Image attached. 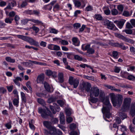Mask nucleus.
<instances>
[{"label": "nucleus", "mask_w": 135, "mask_h": 135, "mask_svg": "<svg viewBox=\"0 0 135 135\" xmlns=\"http://www.w3.org/2000/svg\"><path fill=\"white\" fill-rule=\"evenodd\" d=\"M126 27L128 28H132L133 27L132 26L129 22H128L126 25Z\"/></svg>", "instance_id": "62"}, {"label": "nucleus", "mask_w": 135, "mask_h": 135, "mask_svg": "<svg viewBox=\"0 0 135 135\" xmlns=\"http://www.w3.org/2000/svg\"><path fill=\"white\" fill-rule=\"evenodd\" d=\"M122 15L125 16L127 17L129 16V13L128 11H124L123 12Z\"/></svg>", "instance_id": "55"}, {"label": "nucleus", "mask_w": 135, "mask_h": 135, "mask_svg": "<svg viewBox=\"0 0 135 135\" xmlns=\"http://www.w3.org/2000/svg\"><path fill=\"white\" fill-rule=\"evenodd\" d=\"M84 77L85 78L92 80H94V78L93 76H88L84 75Z\"/></svg>", "instance_id": "40"}, {"label": "nucleus", "mask_w": 135, "mask_h": 135, "mask_svg": "<svg viewBox=\"0 0 135 135\" xmlns=\"http://www.w3.org/2000/svg\"><path fill=\"white\" fill-rule=\"evenodd\" d=\"M50 33H53L55 34H56L57 33L58 31L55 28H50Z\"/></svg>", "instance_id": "33"}, {"label": "nucleus", "mask_w": 135, "mask_h": 135, "mask_svg": "<svg viewBox=\"0 0 135 135\" xmlns=\"http://www.w3.org/2000/svg\"><path fill=\"white\" fill-rule=\"evenodd\" d=\"M44 74L39 75L36 79L37 83H41L43 84L44 79Z\"/></svg>", "instance_id": "15"}, {"label": "nucleus", "mask_w": 135, "mask_h": 135, "mask_svg": "<svg viewBox=\"0 0 135 135\" xmlns=\"http://www.w3.org/2000/svg\"><path fill=\"white\" fill-rule=\"evenodd\" d=\"M2 45H6L7 47L12 48H15V46L10 44H2Z\"/></svg>", "instance_id": "53"}, {"label": "nucleus", "mask_w": 135, "mask_h": 135, "mask_svg": "<svg viewBox=\"0 0 135 135\" xmlns=\"http://www.w3.org/2000/svg\"><path fill=\"white\" fill-rule=\"evenodd\" d=\"M135 128V124H131L129 126V129L130 130V131L134 133V129Z\"/></svg>", "instance_id": "32"}, {"label": "nucleus", "mask_w": 135, "mask_h": 135, "mask_svg": "<svg viewBox=\"0 0 135 135\" xmlns=\"http://www.w3.org/2000/svg\"><path fill=\"white\" fill-rule=\"evenodd\" d=\"M57 102L58 104H59L61 107H62L64 104V102L62 100H58L57 101Z\"/></svg>", "instance_id": "47"}, {"label": "nucleus", "mask_w": 135, "mask_h": 135, "mask_svg": "<svg viewBox=\"0 0 135 135\" xmlns=\"http://www.w3.org/2000/svg\"><path fill=\"white\" fill-rule=\"evenodd\" d=\"M74 59L75 60H77L78 61H82V58L81 57L79 56L78 55H74Z\"/></svg>", "instance_id": "41"}, {"label": "nucleus", "mask_w": 135, "mask_h": 135, "mask_svg": "<svg viewBox=\"0 0 135 135\" xmlns=\"http://www.w3.org/2000/svg\"><path fill=\"white\" fill-rule=\"evenodd\" d=\"M104 22L105 25H107V28L108 29L114 30H117V29L116 28L113 23L109 20H105L104 21Z\"/></svg>", "instance_id": "8"}, {"label": "nucleus", "mask_w": 135, "mask_h": 135, "mask_svg": "<svg viewBox=\"0 0 135 135\" xmlns=\"http://www.w3.org/2000/svg\"><path fill=\"white\" fill-rule=\"evenodd\" d=\"M16 13L15 12L12 11L10 12L8 14L9 17L11 18L12 17L13 18V17L15 16Z\"/></svg>", "instance_id": "45"}, {"label": "nucleus", "mask_w": 135, "mask_h": 135, "mask_svg": "<svg viewBox=\"0 0 135 135\" xmlns=\"http://www.w3.org/2000/svg\"><path fill=\"white\" fill-rule=\"evenodd\" d=\"M37 100L38 103L41 104H44L45 103L44 100L41 98H38Z\"/></svg>", "instance_id": "46"}, {"label": "nucleus", "mask_w": 135, "mask_h": 135, "mask_svg": "<svg viewBox=\"0 0 135 135\" xmlns=\"http://www.w3.org/2000/svg\"><path fill=\"white\" fill-rule=\"evenodd\" d=\"M93 9L92 7L91 6H88L86 7L85 10L86 11H91Z\"/></svg>", "instance_id": "59"}, {"label": "nucleus", "mask_w": 135, "mask_h": 135, "mask_svg": "<svg viewBox=\"0 0 135 135\" xmlns=\"http://www.w3.org/2000/svg\"><path fill=\"white\" fill-rule=\"evenodd\" d=\"M53 105H50V108L53 113L55 114L57 112H59L60 110V109L59 107L56 103H54Z\"/></svg>", "instance_id": "10"}, {"label": "nucleus", "mask_w": 135, "mask_h": 135, "mask_svg": "<svg viewBox=\"0 0 135 135\" xmlns=\"http://www.w3.org/2000/svg\"><path fill=\"white\" fill-rule=\"evenodd\" d=\"M90 97V98L89 100L92 103H95L98 101V98L94 97L93 96Z\"/></svg>", "instance_id": "22"}, {"label": "nucleus", "mask_w": 135, "mask_h": 135, "mask_svg": "<svg viewBox=\"0 0 135 135\" xmlns=\"http://www.w3.org/2000/svg\"><path fill=\"white\" fill-rule=\"evenodd\" d=\"M99 95V99L104 104L102 111L104 114V119L106 121L110 122L111 120L109 119L111 116L110 110L112 109V106L110 103L108 98L105 97V94L103 91L100 90Z\"/></svg>", "instance_id": "1"}, {"label": "nucleus", "mask_w": 135, "mask_h": 135, "mask_svg": "<svg viewBox=\"0 0 135 135\" xmlns=\"http://www.w3.org/2000/svg\"><path fill=\"white\" fill-rule=\"evenodd\" d=\"M43 84L45 89L48 91L50 92V87L49 84L46 81H45Z\"/></svg>", "instance_id": "21"}, {"label": "nucleus", "mask_w": 135, "mask_h": 135, "mask_svg": "<svg viewBox=\"0 0 135 135\" xmlns=\"http://www.w3.org/2000/svg\"><path fill=\"white\" fill-rule=\"evenodd\" d=\"M57 98L56 97H53L50 98L48 100L47 102L49 103H51L55 101Z\"/></svg>", "instance_id": "30"}, {"label": "nucleus", "mask_w": 135, "mask_h": 135, "mask_svg": "<svg viewBox=\"0 0 135 135\" xmlns=\"http://www.w3.org/2000/svg\"><path fill=\"white\" fill-rule=\"evenodd\" d=\"M6 24L3 22L0 21V28H4Z\"/></svg>", "instance_id": "63"}, {"label": "nucleus", "mask_w": 135, "mask_h": 135, "mask_svg": "<svg viewBox=\"0 0 135 135\" xmlns=\"http://www.w3.org/2000/svg\"><path fill=\"white\" fill-rule=\"evenodd\" d=\"M58 78L59 82L62 83L64 82V75L63 73H59L58 75Z\"/></svg>", "instance_id": "17"}, {"label": "nucleus", "mask_w": 135, "mask_h": 135, "mask_svg": "<svg viewBox=\"0 0 135 135\" xmlns=\"http://www.w3.org/2000/svg\"><path fill=\"white\" fill-rule=\"evenodd\" d=\"M124 31L126 33L129 34H132L133 32L132 30L130 29L126 30H124Z\"/></svg>", "instance_id": "54"}, {"label": "nucleus", "mask_w": 135, "mask_h": 135, "mask_svg": "<svg viewBox=\"0 0 135 135\" xmlns=\"http://www.w3.org/2000/svg\"><path fill=\"white\" fill-rule=\"evenodd\" d=\"M13 105L16 107L18 106L19 103L18 100L17 99H15L13 101Z\"/></svg>", "instance_id": "37"}, {"label": "nucleus", "mask_w": 135, "mask_h": 135, "mask_svg": "<svg viewBox=\"0 0 135 135\" xmlns=\"http://www.w3.org/2000/svg\"><path fill=\"white\" fill-rule=\"evenodd\" d=\"M25 41L28 42H35L33 39L31 37L27 36L26 37V40Z\"/></svg>", "instance_id": "38"}, {"label": "nucleus", "mask_w": 135, "mask_h": 135, "mask_svg": "<svg viewBox=\"0 0 135 135\" xmlns=\"http://www.w3.org/2000/svg\"><path fill=\"white\" fill-rule=\"evenodd\" d=\"M125 21V20H122L120 21H114V22L117 24L119 28L121 29L122 28Z\"/></svg>", "instance_id": "14"}, {"label": "nucleus", "mask_w": 135, "mask_h": 135, "mask_svg": "<svg viewBox=\"0 0 135 135\" xmlns=\"http://www.w3.org/2000/svg\"><path fill=\"white\" fill-rule=\"evenodd\" d=\"M76 127V124L74 123L71 124L70 126V128L71 130H74Z\"/></svg>", "instance_id": "57"}, {"label": "nucleus", "mask_w": 135, "mask_h": 135, "mask_svg": "<svg viewBox=\"0 0 135 135\" xmlns=\"http://www.w3.org/2000/svg\"><path fill=\"white\" fill-rule=\"evenodd\" d=\"M16 4V3L14 1H10L9 2L8 5L7 7L8 9H11L12 7H14Z\"/></svg>", "instance_id": "24"}, {"label": "nucleus", "mask_w": 135, "mask_h": 135, "mask_svg": "<svg viewBox=\"0 0 135 135\" xmlns=\"http://www.w3.org/2000/svg\"><path fill=\"white\" fill-rule=\"evenodd\" d=\"M30 29H32L36 33L38 32L39 30L38 28L34 26H33L32 27L30 28Z\"/></svg>", "instance_id": "44"}, {"label": "nucleus", "mask_w": 135, "mask_h": 135, "mask_svg": "<svg viewBox=\"0 0 135 135\" xmlns=\"http://www.w3.org/2000/svg\"><path fill=\"white\" fill-rule=\"evenodd\" d=\"M65 112L67 115L68 116H70L71 114V111L70 109H67L65 110Z\"/></svg>", "instance_id": "49"}, {"label": "nucleus", "mask_w": 135, "mask_h": 135, "mask_svg": "<svg viewBox=\"0 0 135 135\" xmlns=\"http://www.w3.org/2000/svg\"><path fill=\"white\" fill-rule=\"evenodd\" d=\"M87 52L89 54H93L95 52V50L93 49L90 48L88 49Z\"/></svg>", "instance_id": "35"}, {"label": "nucleus", "mask_w": 135, "mask_h": 135, "mask_svg": "<svg viewBox=\"0 0 135 135\" xmlns=\"http://www.w3.org/2000/svg\"><path fill=\"white\" fill-rule=\"evenodd\" d=\"M131 99L130 98H126L124 100L122 108L123 111H126L128 110L130 105Z\"/></svg>", "instance_id": "4"}, {"label": "nucleus", "mask_w": 135, "mask_h": 135, "mask_svg": "<svg viewBox=\"0 0 135 135\" xmlns=\"http://www.w3.org/2000/svg\"><path fill=\"white\" fill-rule=\"evenodd\" d=\"M31 21L37 24H42V22L38 20H35L33 19H26L25 20H23L21 21V22L22 24L25 25L27 23V22L29 21Z\"/></svg>", "instance_id": "9"}, {"label": "nucleus", "mask_w": 135, "mask_h": 135, "mask_svg": "<svg viewBox=\"0 0 135 135\" xmlns=\"http://www.w3.org/2000/svg\"><path fill=\"white\" fill-rule=\"evenodd\" d=\"M33 120L32 119L31 120V121L29 122V123L30 127L32 129H35V126L33 124Z\"/></svg>", "instance_id": "39"}, {"label": "nucleus", "mask_w": 135, "mask_h": 135, "mask_svg": "<svg viewBox=\"0 0 135 135\" xmlns=\"http://www.w3.org/2000/svg\"><path fill=\"white\" fill-rule=\"evenodd\" d=\"M11 122H9L6 123L5 125V126L8 129H9L11 127Z\"/></svg>", "instance_id": "60"}, {"label": "nucleus", "mask_w": 135, "mask_h": 135, "mask_svg": "<svg viewBox=\"0 0 135 135\" xmlns=\"http://www.w3.org/2000/svg\"><path fill=\"white\" fill-rule=\"evenodd\" d=\"M43 124L46 128H48L50 130V131H51L53 127L51 126L49 122L47 121H44L43 122Z\"/></svg>", "instance_id": "19"}, {"label": "nucleus", "mask_w": 135, "mask_h": 135, "mask_svg": "<svg viewBox=\"0 0 135 135\" xmlns=\"http://www.w3.org/2000/svg\"><path fill=\"white\" fill-rule=\"evenodd\" d=\"M17 36L18 38L21 39L25 41L26 40V38L27 37V36L20 35H17Z\"/></svg>", "instance_id": "48"}, {"label": "nucleus", "mask_w": 135, "mask_h": 135, "mask_svg": "<svg viewBox=\"0 0 135 135\" xmlns=\"http://www.w3.org/2000/svg\"><path fill=\"white\" fill-rule=\"evenodd\" d=\"M7 62L11 63H14L15 61V60L14 59H12L10 57H7L5 58Z\"/></svg>", "instance_id": "27"}, {"label": "nucleus", "mask_w": 135, "mask_h": 135, "mask_svg": "<svg viewBox=\"0 0 135 135\" xmlns=\"http://www.w3.org/2000/svg\"><path fill=\"white\" fill-rule=\"evenodd\" d=\"M38 112L39 113L41 114V116L43 118H47L49 116L52 118L51 121L54 123H56L58 121L57 118H53V115L48 109H46V110H45L39 108L38 109Z\"/></svg>", "instance_id": "3"}, {"label": "nucleus", "mask_w": 135, "mask_h": 135, "mask_svg": "<svg viewBox=\"0 0 135 135\" xmlns=\"http://www.w3.org/2000/svg\"><path fill=\"white\" fill-rule=\"evenodd\" d=\"M127 78L129 80H134L135 79V76L129 74Z\"/></svg>", "instance_id": "34"}, {"label": "nucleus", "mask_w": 135, "mask_h": 135, "mask_svg": "<svg viewBox=\"0 0 135 135\" xmlns=\"http://www.w3.org/2000/svg\"><path fill=\"white\" fill-rule=\"evenodd\" d=\"M67 54V57L69 59H72L73 55L72 53H65Z\"/></svg>", "instance_id": "56"}, {"label": "nucleus", "mask_w": 135, "mask_h": 135, "mask_svg": "<svg viewBox=\"0 0 135 135\" xmlns=\"http://www.w3.org/2000/svg\"><path fill=\"white\" fill-rule=\"evenodd\" d=\"M6 90L3 87L0 88V93H2L3 94L6 92Z\"/></svg>", "instance_id": "51"}, {"label": "nucleus", "mask_w": 135, "mask_h": 135, "mask_svg": "<svg viewBox=\"0 0 135 135\" xmlns=\"http://www.w3.org/2000/svg\"><path fill=\"white\" fill-rule=\"evenodd\" d=\"M99 89L97 87L93 86L91 88L90 91V96L98 97L99 94Z\"/></svg>", "instance_id": "6"}, {"label": "nucleus", "mask_w": 135, "mask_h": 135, "mask_svg": "<svg viewBox=\"0 0 135 135\" xmlns=\"http://www.w3.org/2000/svg\"><path fill=\"white\" fill-rule=\"evenodd\" d=\"M80 24L78 23H74L73 25L74 28L75 29H78L80 27Z\"/></svg>", "instance_id": "52"}, {"label": "nucleus", "mask_w": 135, "mask_h": 135, "mask_svg": "<svg viewBox=\"0 0 135 135\" xmlns=\"http://www.w3.org/2000/svg\"><path fill=\"white\" fill-rule=\"evenodd\" d=\"M60 49V48L59 46L56 45H54L53 49V50H59Z\"/></svg>", "instance_id": "64"}, {"label": "nucleus", "mask_w": 135, "mask_h": 135, "mask_svg": "<svg viewBox=\"0 0 135 135\" xmlns=\"http://www.w3.org/2000/svg\"><path fill=\"white\" fill-rule=\"evenodd\" d=\"M73 2L75 4V6L76 7H79L81 5V2L78 0H74Z\"/></svg>", "instance_id": "28"}, {"label": "nucleus", "mask_w": 135, "mask_h": 135, "mask_svg": "<svg viewBox=\"0 0 135 135\" xmlns=\"http://www.w3.org/2000/svg\"><path fill=\"white\" fill-rule=\"evenodd\" d=\"M50 134L53 135H62V132L59 129H57L53 127L52 129L50 131Z\"/></svg>", "instance_id": "11"}, {"label": "nucleus", "mask_w": 135, "mask_h": 135, "mask_svg": "<svg viewBox=\"0 0 135 135\" xmlns=\"http://www.w3.org/2000/svg\"><path fill=\"white\" fill-rule=\"evenodd\" d=\"M80 89L83 90H85L87 92L90 91L91 86L90 84L89 83L83 82L80 84Z\"/></svg>", "instance_id": "5"}, {"label": "nucleus", "mask_w": 135, "mask_h": 135, "mask_svg": "<svg viewBox=\"0 0 135 135\" xmlns=\"http://www.w3.org/2000/svg\"><path fill=\"white\" fill-rule=\"evenodd\" d=\"M54 41L59 42H68L66 41L62 40L61 38L56 37L53 38Z\"/></svg>", "instance_id": "31"}, {"label": "nucleus", "mask_w": 135, "mask_h": 135, "mask_svg": "<svg viewBox=\"0 0 135 135\" xmlns=\"http://www.w3.org/2000/svg\"><path fill=\"white\" fill-rule=\"evenodd\" d=\"M21 80L22 79L21 78L19 77H16L15 79L13 80V81L15 84L18 86H20V84L18 82L19 81H21Z\"/></svg>", "instance_id": "23"}, {"label": "nucleus", "mask_w": 135, "mask_h": 135, "mask_svg": "<svg viewBox=\"0 0 135 135\" xmlns=\"http://www.w3.org/2000/svg\"><path fill=\"white\" fill-rule=\"evenodd\" d=\"M112 55L114 58L115 59H118V53L117 51H113L112 52Z\"/></svg>", "instance_id": "36"}, {"label": "nucleus", "mask_w": 135, "mask_h": 135, "mask_svg": "<svg viewBox=\"0 0 135 135\" xmlns=\"http://www.w3.org/2000/svg\"><path fill=\"white\" fill-rule=\"evenodd\" d=\"M117 8L119 11L121 12H122L123 11V5H118L117 6Z\"/></svg>", "instance_id": "50"}, {"label": "nucleus", "mask_w": 135, "mask_h": 135, "mask_svg": "<svg viewBox=\"0 0 135 135\" xmlns=\"http://www.w3.org/2000/svg\"><path fill=\"white\" fill-rule=\"evenodd\" d=\"M129 73L126 72L122 71L120 73L121 76L123 78H126L128 76Z\"/></svg>", "instance_id": "29"}, {"label": "nucleus", "mask_w": 135, "mask_h": 135, "mask_svg": "<svg viewBox=\"0 0 135 135\" xmlns=\"http://www.w3.org/2000/svg\"><path fill=\"white\" fill-rule=\"evenodd\" d=\"M111 100L114 107L116 106L119 107L121 105L123 100V97L122 95L118 94L115 96L113 93L109 94Z\"/></svg>", "instance_id": "2"}, {"label": "nucleus", "mask_w": 135, "mask_h": 135, "mask_svg": "<svg viewBox=\"0 0 135 135\" xmlns=\"http://www.w3.org/2000/svg\"><path fill=\"white\" fill-rule=\"evenodd\" d=\"M21 94L22 102L25 103L26 102V100L25 94L22 92H21Z\"/></svg>", "instance_id": "26"}, {"label": "nucleus", "mask_w": 135, "mask_h": 135, "mask_svg": "<svg viewBox=\"0 0 135 135\" xmlns=\"http://www.w3.org/2000/svg\"><path fill=\"white\" fill-rule=\"evenodd\" d=\"M120 70V69L119 67L117 66L115 67V69H114V71L115 72L117 73H118L119 72Z\"/></svg>", "instance_id": "58"}, {"label": "nucleus", "mask_w": 135, "mask_h": 135, "mask_svg": "<svg viewBox=\"0 0 135 135\" xmlns=\"http://www.w3.org/2000/svg\"><path fill=\"white\" fill-rule=\"evenodd\" d=\"M114 34L116 37L122 39L124 41L127 42H132L133 41L132 40L125 37L124 36L118 33H115Z\"/></svg>", "instance_id": "12"}, {"label": "nucleus", "mask_w": 135, "mask_h": 135, "mask_svg": "<svg viewBox=\"0 0 135 135\" xmlns=\"http://www.w3.org/2000/svg\"><path fill=\"white\" fill-rule=\"evenodd\" d=\"M60 122L61 124H65L64 116L63 113H60Z\"/></svg>", "instance_id": "20"}, {"label": "nucleus", "mask_w": 135, "mask_h": 135, "mask_svg": "<svg viewBox=\"0 0 135 135\" xmlns=\"http://www.w3.org/2000/svg\"><path fill=\"white\" fill-rule=\"evenodd\" d=\"M13 20L14 18H10L9 17H8L6 18L5 19L4 21L6 23L11 24L12 22V21H13Z\"/></svg>", "instance_id": "25"}, {"label": "nucleus", "mask_w": 135, "mask_h": 135, "mask_svg": "<svg viewBox=\"0 0 135 135\" xmlns=\"http://www.w3.org/2000/svg\"><path fill=\"white\" fill-rule=\"evenodd\" d=\"M96 18L98 20H101L102 19L103 17L100 14L95 15Z\"/></svg>", "instance_id": "42"}, {"label": "nucleus", "mask_w": 135, "mask_h": 135, "mask_svg": "<svg viewBox=\"0 0 135 135\" xmlns=\"http://www.w3.org/2000/svg\"><path fill=\"white\" fill-rule=\"evenodd\" d=\"M109 45L114 47H118L121 48L123 50H126L127 48L123 45V44L120 43H108Z\"/></svg>", "instance_id": "13"}, {"label": "nucleus", "mask_w": 135, "mask_h": 135, "mask_svg": "<svg viewBox=\"0 0 135 135\" xmlns=\"http://www.w3.org/2000/svg\"><path fill=\"white\" fill-rule=\"evenodd\" d=\"M130 114L133 117H134L135 115V102L131 105Z\"/></svg>", "instance_id": "16"}, {"label": "nucleus", "mask_w": 135, "mask_h": 135, "mask_svg": "<svg viewBox=\"0 0 135 135\" xmlns=\"http://www.w3.org/2000/svg\"><path fill=\"white\" fill-rule=\"evenodd\" d=\"M69 83L71 85H73L74 88H76L78 86L79 81L77 79H74L73 76H70L69 79Z\"/></svg>", "instance_id": "7"}, {"label": "nucleus", "mask_w": 135, "mask_h": 135, "mask_svg": "<svg viewBox=\"0 0 135 135\" xmlns=\"http://www.w3.org/2000/svg\"><path fill=\"white\" fill-rule=\"evenodd\" d=\"M122 110V109L119 112V115L122 119H124L127 117L126 114Z\"/></svg>", "instance_id": "18"}, {"label": "nucleus", "mask_w": 135, "mask_h": 135, "mask_svg": "<svg viewBox=\"0 0 135 135\" xmlns=\"http://www.w3.org/2000/svg\"><path fill=\"white\" fill-rule=\"evenodd\" d=\"M97 44L98 45H100L101 46L105 47L106 46H108V44H106L105 43H97Z\"/></svg>", "instance_id": "61"}, {"label": "nucleus", "mask_w": 135, "mask_h": 135, "mask_svg": "<svg viewBox=\"0 0 135 135\" xmlns=\"http://www.w3.org/2000/svg\"><path fill=\"white\" fill-rule=\"evenodd\" d=\"M111 13L112 15H115L118 14V12L117 9H113L111 11Z\"/></svg>", "instance_id": "43"}]
</instances>
